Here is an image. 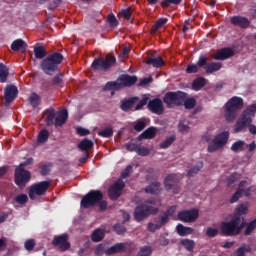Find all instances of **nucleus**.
Instances as JSON below:
<instances>
[{
  "instance_id": "1",
  "label": "nucleus",
  "mask_w": 256,
  "mask_h": 256,
  "mask_svg": "<svg viewBox=\"0 0 256 256\" xmlns=\"http://www.w3.org/2000/svg\"><path fill=\"white\" fill-rule=\"evenodd\" d=\"M255 113L256 105L248 106L237 119L233 128L234 133H245L249 129L251 135H256V125L253 124Z\"/></svg>"
},
{
  "instance_id": "2",
  "label": "nucleus",
  "mask_w": 256,
  "mask_h": 256,
  "mask_svg": "<svg viewBox=\"0 0 256 256\" xmlns=\"http://www.w3.org/2000/svg\"><path fill=\"white\" fill-rule=\"evenodd\" d=\"M156 205L157 200L155 198H150L136 206L133 213L135 221L141 223V221H145L150 215H157V213H159V208H157Z\"/></svg>"
},
{
  "instance_id": "3",
  "label": "nucleus",
  "mask_w": 256,
  "mask_h": 256,
  "mask_svg": "<svg viewBox=\"0 0 256 256\" xmlns=\"http://www.w3.org/2000/svg\"><path fill=\"white\" fill-rule=\"evenodd\" d=\"M63 59V54L59 52L49 54L40 63V69L45 73V75H55V73L59 71V65L63 63Z\"/></svg>"
},
{
  "instance_id": "4",
  "label": "nucleus",
  "mask_w": 256,
  "mask_h": 256,
  "mask_svg": "<svg viewBox=\"0 0 256 256\" xmlns=\"http://www.w3.org/2000/svg\"><path fill=\"white\" fill-rule=\"evenodd\" d=\"M243 98L239 96H233L224 105V119L227 123H233L239 115V111L243 109Z\"/></svg>"
},
{
  "instance_id": "5",
  "label": "nucleus",
  "mask_w": 256,
  "mask_h": 256,
  "mask_svg": "<svg viewBox=\"0 0 256 256\" xmlns=\"http://www.w3.org/2000/svg\"><path fill=\"white\" fill-rule=\"evenodd\" d=\"M241 223V216L234 215V217L228 222L220 223V231L224 237H237L239 235V229L237 225Z\"/></svg>"
},
{
  "instance_id": "6",
  "label": "nucleus",
  "mask_w": 256,
  "mask_h": 256,
  "mask_svg": "<svg viewBox=\"0 0 256 256\" xmlns=\"http://www.w3.org/2000/svg\"><path fill=\"white\" fill-rule=\"evenodd\" d=\"M185 99H187V93L183 91L167 92L163 97V102L168 109H171L173 107H181L185 103Z\"/></svg>"
},
{
  "instance_id": "7",
  "label": "nucleus",
  "mask_w": 256,
  "mask_h": 256,
  "mask_svg": "<svg viewBox=\"0 0 256 256\" xmlns=\"http://www.w3.org/2000/svg\"><path fill=\"white\" fill-rule=\"evenodd\" d=\"M102 200L103 192H101L100 190H91L82 198L80 206L83 209H91V207H95V205H98L99 201Z\"/></svg>"
},
{
  "instance_id": "8",
  "label": "nucleus",
  "mask_w": 256,
  "mask_h": 256,
  "mask_svg": "<svg viewBox=\"0 0 256 256\" xmlns=\"http://www.w3.org/2000/svg\"><path fill=\"white\" fill-rule=\"evenodd\" d=\"M115 63H117V58H115L112 54H107L105 59H94V61L91 64V68L94 71H108V69H111V67H113Z\"/></svg>"
},
{
  "instance_id": "9",
  "label": "nucleus",
  "mask_w": 256,
  "mask_h": 256,
  "mask_svg": "<svg viewBox=\"0 0 256 256\" xmlns=\"http://www.w3.org/2000/svg\"><path fill=\"white\" fill-rule=\"evenodd\" d=\"M230 133L229 131L220 132L216 135L212 142L208 145L207 151L208 153H215V151H219V149H223L225 145H227L229 141Z\"/></svg>"
},
{
  "instance_id": "10",
  "label": "nucleus",
  "mask_w": 256,
  "mask_h": 256,
  "mask_svg": "<svg viewBox=\"0 0 256 256\" xmlns=\"http://www.w3.org/2000/svg\"><path fill=\"white\" fill-rule=\"evenodd\" d=\"M51 187V181L45 180L38 183L33 184L29 189V198L35 199V195H45L48 189Z\"/></svg>"
},
{
  "instance_id": "11",
  "label": "nucleus",
  "mask_w": 256,
  "mask_h": 256,
  "mask_svg": "<svg viewBox=\"0 0 256 256\" xmlns=\"http://www.w3.org/2000/svg\"><path fill=\"white\" fill-rule=\"evenodd\" d=\"M14 177L16 185L23 188L31 180V172L20 166L15 169Z\"/></svg>"
},
{
  "instance_id": "12",
  "label": "nucleus",
  "mask_w": 256,
  "mask_h": 256,
  "mask_svg": "<svg viewBox=\"0 0 256 256\" xmlns=\"http://www.w3.org/2000/svg\"><path fill=\"white\" fill-rule=\"evenodd\" d=\"M53 247H58L61 251H69L71 243H69V234L55 236L52 240Z\"/></svg>"
},
{
  "instance_id": "13",
  "label": "nucleus",
  "mask_w": 256,
  "mask_h": 256,
  "mask_svg": "<svg viewBox=\"0 0 256 256\" xmlns=\"http://www.w3.org/2000/svg\"><path fill=\"white\" fill-rule=\"evenodd\" d=\"M179 221H183L184 223H193L199 219V210L191 209L184 210L178 213Z\"/></svg>"
},
{
  "instance_id": "14",
  "label": "nucleus",
  "mask_w": 256,
  "mask_h": 256,
  "mask_svg": "<svg viewBox=\"0 0 256 256\" xmlns=\"http://www.w3.org/2000/svg\"><path fill=\"white\" fill-rule=\"evenodd\" d=\"M123 189H125V182L117 180L108 190L109 198L112 201H117L121 197Z\"/></svg>"
},
{
  "instance_id": "15",
  "label": "nucleus",
  "mask_w": 256,
  "mask_h": 256,
  "mask_svg": "<svg viewBox=\"0 0 256 256\" xmlns=\"http://www.w3.org/2000/svg\"><path fill=\"white\" fill-rule=\"evenodd\" d=\"M164 187L166 191H171L174 195L179 193V178L175 174H170L164 179Z\"/></svg>"
},
{
  "instance_id": "16",
  "label": "nucleus",
  "mask_w": 256,
  "mask_h": 256,
  "mask_svg": "<svg viewBox=\"0 0 256 256\" xmlns=\"http://www.w3.org/2000/svg\"><path fill=\"white\" fill-rule=\"evenodd\" d=\"M147 107L151 113H154V115H163V113H165V106L163 105V100H161V98L149 100Z\"/></svg>"
},
{
  "instance_id": "17",
  "label": "nucleus",
  "mask_w": 256,
  "mask_h": 256,
  "mask_svg": "<svg viewBox=\"0 0 256 256\" xmlns=\"http://www.w3.org/2000/svg\"><path fill=\"white\" fill-rule=\"evenodd\" d=\"M207 61H209V56H206V55L199 56L196 64H190L187 66L186 73H189V74L197 73L199 69H203V67L207 65Z\"/></svg>"
},
{
  "instance_id": "18",
  "label": "nucleus",
  "mask_w": 256,
  "mask_h": 256,
  "mask_svg": "<svg viewBox=\"0 0 256 256\" xmlns=\"http://www.w3.org/2000/svg\"><path fill=\"white\" fill-rule=\"evenodd\" d=\"M231 57H235V50L230 47H225L220 49L216 55L213 56L215 61H226V59H231Z\"/></svg>"
},
{
  "instance_id": "19",
  "label": "nucleus",
  "mask_w": 256,
  "mask_h": 256,
  "mask_svg": "<svg viewBox=\"0 0 256 256\" xmlns=\"http://www.w3.org/2000/svg\"><path fill=\"white\" fill-rule=\"evenodd\" d=\"M230 23L231 25H234V27H240V29H247L251 25V21L243 16H233L230 19Z\"/></svg>"
},
{
  "instance_id": "20",
  "label": "nucleus",
  "mask_w": 256,
  "mask_h": 256,
  "mask_svg": "<svg viewBox=\"0 0 256 256\" xmlns=\"http://www.w3.org/2000/svg\"><path fill=\"white\" fill-rule=\"evenodd\" d=\"M19 90H17V86L8 85L4 90V98L6 103H11L18 95Z\"/></svg>"
},
{
  "instance_id": "21",
  "label": "nucleus",
  "mask_w": 256,
  "mask_h": 256,
  "mask_svg": "<svg viewBox=\"0 0 256 256\" xmlns=\"http://www.w3.org/2000/svg\"><path fill=\"white\" fill-rule=\"evenodd\" d=\"M118 81L122 83V87H133L137 83V76H131L129 74H122L118 77Z\"/></svg>"
},
{
  "instance_id": "22",
  "label": "nucleus",
  "mask_w": 256,
  "mask_h": 256,
  "mask_svg": "<svg viewBox=\"0 0 256 256\" xmlns=\"http://www.w3.org/2000/svg\"><path fill=\"white\" fill-rule=\"evenodd\" d=\"M125 251H127V243H116L106 249L105 255H115L117 253H125Z\"/></svg>"
},
{
  "instance_id": "23",
  "label": "nucleus",
  "mask_w": 256,
  "mask_h": 256,
  "mask_svg": "<svg viewBox=\"0 0 256 256\" xmlns=\"http://www.w3.org/2000/svg\"><path fill=\"white\" fill-rule=\"evenodd\" d=\"M223 67V64L221 62H206V65L202 67V69H205L206 75H212V73H217V71H221V68Z\"/></svg>"
},
{
  "instance_id": "24",
  "label": "nucleus",
  "mask_w": 256,
  "mask_h": 256,
  "mask_svg": "<svg viewBox=\"0 0 256 256\" xmlns=\"http://www.w3.org/2000/svg\"><path fill=\"white\" fill-rule=\"evenodd\" d=\"M139 101V97L134 96L128 99L121 100L120 109L121 111H124V113H127L131 110V107H133L134 104H136Z\"/></svg>"
},
{
  "instance_id": "25",
  "label": "nucleus",
  "mask_w": 256,
  "mask_h": 256,
  "mask_svg": "<svg viewBox=\"0 0 256 256\" xmlns=\"http://www.w3.org/2000/svg\"><path fill=\"white\" fill-rule=\"evenodd\" d=\"M67 119H69V113L67 112V109L60 111L54 120L55 127H63V125L67 123Z\"/></svg>"
},
{
  "instance_id": "26",
  "label": "nucleus",
  "mask_w": 256,
  "mask_h": 256,
  "mask_svg": "<svg viewBox=\"0 0 256 256\" xmlns=\"http://www.w3.org/2000/svg\"><path fill=\"white\" fill-rule=\"evenodd\" d=\"M123 88V84L121 81H119V78H117L116 81H110L105 84L103 87V91H121Z\"/></svg>"
},
{
  "instance_id": "27",
  "label": "nucleus",
  "mask_w": 256,
  "mask_h": 256,
  "mask_svg": "<svg viewBox=\"0 0 256 256\" xmlns=\"http://www.w3.org/2000/svg\"><path fill=\"white\" fill-rule=\"evenodd\" d=\"M156 136L157 128L149 127L138 136V141H143V139H155Z\"/></svg>"
},
{
  "instance_id": "28",
  "label": "nucleus",
  "mask_w": 256,
  "mask_h": 256,
  "mask_svg": "<svg viewBox=\"0 0 256 256\" xmlns=\"http://www.w3.org/2000/svg\"><path fill=\"white\" fill-rule=\"evenodd\" d=\"M27 43L23 41V39H16L11 44L12 51H21V53H25L27 51Z\"/></svg>"
},
{
  "instance_id": "29",
  "label": "nucleus",
  "mask_w": 256,
  "mask_h": 256,
  "mask_svg": "<svg viewBox=\"0 0 256 256\" xmlns=\"http://www.w3.org/2000/svg\"><path fill=\"white\" fill-rule=\"evenodd\" d=\"M146 65H152V67H155L156 69H159L165 65V60L161 56L157 57H150L146 61Z\"/></svg>"
},
{
  "instance_id": "30",
  "label": "nucleus",
  "mask_w": 256,
  "mask_h": 256,
  "mask_svg": "<svg viewBox=\"0 0 256 256\" xmlns=\"http://www.w3.org/2000/svg\"><path fill=\"white\" fill-rule=\"evenodd\" d=\"M105 239V230L102 228L95 229L91 234V240L93 243H99Z\"/></svg>"
},
{
  "instance_id": "31",
  "label": "nucleus",
  "mask_w": 256,
  "mask_h": 256,
  "mask_svg": "<svg viewBox=\"0 0 256 256\" xmlns=\"http://www.w3.org/2000/svg\"><path fill=\"white\" fill-rule=\"evenodd\" d=\"M177 207L175 206H171L169 209H167L163 215H160L158 217V219L162 220V223H164L165 225H167L169 223V217H173V215H175V211H176Z\"/></svg>"
},
{
  "instance_id": "32",
  "label": "nucleus",
  "mask_w": 256,
  "mask_h": 256,
  "mask_svg": "<svg viewBox=\"0 0 256 256\" xmlns=\"http://www.w3.org/2000/svg\"><path fill=\"white\" fill-rule=\"evenodd\" d=\"M205 85H207V80L204 77H198L193 80L192 89L193 91H201Z\"/></svg>"
},
{
  "instance_id": "33",
  "label": "nucleus",
  "mask_w": 256,
  "mask_h": 256,
  "mask_svg": "<svg viewBox=\"0 0 256 256\" xmlns=\"http://www.w3.org/2000/svg\"><path fill=\"white\" fill-rule=\"evenodd\" d=\"M159 189H161V183L154 182L149 184L145 189V193H148L149 195H157L159 193Z\"/></svg>"
},
{
  "instance_id": "34",
  "label": "nucleus",
  "mask_w": 256,
  "mask_h": 256,
  "mask_svg": "<svg viewBox=\"0 0 256 256\" xmlns=\"http://www.w3.org/2000/svg\"><path fill=\"white\" fill-rule=\"evenodd\" d=\"M180 245L186 249L189 253H193L195 249V240H191L189 238L182 239L180 241Z\"/></svg>"
},
{
  "instance_id": "35",
  "label": "nucleus",
  "mask_w": 256,
  "mask_h": 256,
  "mask_svg": "<svg viewBox=\"0 0 256 256\" xmlns=\"http://www.w3.org/2000/svg\"><path fill=\"white\" fill-rule=\"evenodd\" d=\"M176 231L180 237H187V235H191V233H193V228L185 227L183 224H178L176 226Z\"/></svg>"
},
{
  "instance_id": "36",
  "label": "nucleus",
  "mask_w": 256,
  "mask_h": 256,
  "mask_svg": "<svg viewBox=\"0 0 256 256\" xmlns=\"http://www.w3.org/2000/svg\"><path fill=\"white\" fill-rule=\"evenodd\" d=\"M164 225L165 223L163 222V220L158 219L155 220V223L149 222L147 225V229L148 231H150V233H155V231H159V229H161V227H163Z\"/></svg>"
},
{
  "instance_id": "37",
  "label": "nucleus",
  "mask_w": 256,
  "mask_h": 256,
  "mask_svg": "<svg viewBox=\"0 0 256 256\" xmlns=\"http://www.w3.org/2000/svg\"><path fill=\"white\" fill-rule=\"evenodd\" d=\"M34 55L36 59H45V57H47V50L45 49V46H35Z\"/></svg>"
},
{
  "instance_id": "38",
  "label": "nucleus",
  "mask_w": 256,
  "mask_h": 256,
  "mask_svg": "<svg viewBox=\"0 0 256 256\" xmlns=\"http://www.w3.org/2000/svg\"><path fill=\"white\" fill-rule=\"evenodd\" d=\"M94 145L90 139L85 138L78 144V148L80 151H87L88 149H93Z\"/></svg>"
},
{
  "instance_id": "39",
  "label": "nucleus",
  "mask_w": 256,
  "mask_h": 256,
  "mask_svg": "<svg viewBox=\"0 0 256 256\" xmlns=\"http://www.w3.org/2000/svg\"><path fill=\"white\" fill-rule=\"evenodd\" d=\"M7 77H9V68L5 64L0 63V83H5Z\"/></svg>"
},
{
  "instance_id": "40",
  "label": "nucleus",
  "mask_w": 256,
  "mask_h": 256,
  "mask_svg": "<svg viewBox=\"0 0 256 256\" xmlns=\"http://www.w3.org/2000/svg\"><path fill=\"white\" fill-rule=\"evenodd\" d=\"M203 169V161L198 162L187 172V177H195Z\"/></svg>"
},
{
  "instance_id": "41",
  "label": "nucleus",
  "mask_w": 256,
  "mask_h": 256,
  "mask_svg": "<svg viewBox=\"0 0 256 256\" xmlns=\"http://www.w3.org/2000/svg\"><path fill=\"white\" fill-rule=\"evenodd\" d=\"M55 109L54 108H50L48 115L45 119V123L47 125V127H51L53 125H55Z\"/></svg>"
},
{
  "instance_id": "42",
  "label": "nucleus",
  "mask_w": 256,
  "mask_h": 256,
  "mask_svg": "<svg viewBox=\"0 0 256 256\" xmlns=\"http://www.w3.org/2000/svg\"><path fill=\"white\" fill-rule=\"evenodd\" d=\"M167 21H169V19L167 18H159L155 24L152 27L151 33H157V31H159V29H161V27H164L165 24L167 23Z\"/></svg>"
},
{
  "instance_id": "43",
  "label": "nucleus",
  "mask_w": 256,
  "mask_h": 256,
  "mask_svg": "<svg viewBox=\"0 0 256 256\" xmlns=\"http://www.w3.org/2000/svg\"><path fill=\"white\" fill-rule=\"evenodd\" d=\"M175 141H177V136L172 135L170 137H167L162 143H160L159 147L161 149H169V146L172 143H175Z\"/></svg>"
},
{
  "instance_id": "44",
  "label": "nucleus",
  "mask_w": 256,
  "mask_h": 256,
  "mask_svg": "<svg viewBox=\"0 0 256 256\" xmlns=\"http://www.w3.org/2000/svg\"><path fill=\"white\" fill-rule=\"evenodd\" d=\"M29 103L32 107H37L38 105H41V96L33 92L29 97Z\"/></svg>"
},
{
  "instance_id": "45",
  "label": "nucleus",
  "mask_w": 256,
  "mask_h": 256,
  "mask_svg": "<svg viewBox=\"0 0 256 256\" xmlns=\"http://www.w3.org/2000/svg\"><path fill=\"white\" fill-rule=\"evenodd\" d=\"M64 77H65V74L63 73L56 74L52 79V85L54 87H63Z\"/></svg>"
},
{
  "instance_id": "46",
  "label": "nucleus",
  "mask_w": 256,
  "mask_h": 256,
  "mask_svg": "<svg viewBox=\"0 0 256 256\" xmlns=\"http://www.w3.org/2000/svg\"><path fill=\"white\" fill-rule=\"evenodd\" d=\"M243 147H245V141L237 140L232 144L231 151H233V153H239V151H243Z\"/></svg>"
},
{
  "instance_id": "47",
  "label": "nucleus",
  "mask_w": 256,
  "mask_h": 256,
  "mask_svg": "<svg viewBox=\"0 0 256 256\" xmlns=\"http://www.w3.org/2000/svg\"><path fill=\"white\" fill-rule=\"evenodd\" d=\"M183 0H163L160 1V5L163 9H169L171 5H181Z\"/></svg>"
},
{
  "instance_id": "48",
  "label": "nucleus",
  "mask_w": 256,
  "mask_h": 256,
  "mask_svg": "<svg viewBox=\"0 0 256 256\" xmlns=\"http://www.w3.org/2000/svg\"><path fill=\"white\" fill-rule=\"evenodd\" d=\"M51 169H53V163L48 162L40 167V175L45 177L51 173Z\"/></svg>"
},
{
  "instance_id": "49",
  "label": "nucleus",
  "mask_w": 256,
  "mask_h": 256,
  "mask_svg": "<svg viewBox=\"0 0 256 256\" xmlns=\"http://www.w3.org/2000/svg\"><path fill=\"white\" fill-rule=\"evenodd\" d=\"M47 141H49V131L43 129L38 134V143H47Z\"/></svg>"
},
{
  "instance_id": "50",
  "label": "nucleus",
  "mask_w": 256,
  "mask_h": 256,
  "mask_svg": "<svg viewBox=\"0 0 256 256\" xmlns=\"http://www.w3.org/2000/svg\"><path fill=\"white\" fill-rule=\"evenodd\" d=\"M153 253V248L151 246H143L140 248L137 256H151Z\"/></svg>"
},
{
  "instance_id": "51",
  "label": "nucleus",
  "mask_w": 256,
  "mask_h": 256,
  "mask_svg": "<svg viewBox=\"0 0 256 256\" xmlns=\"http://www.w3.org/2000/svg\"><path fill=\"white\" fill-rule=\"evenodd\" d=\"M113 230L117 235H125L127 233V228H125V224L117 223L114 225Z\"/></svg>"
},
{
  "instance_id": "52",
  "label": "nucleus",
  "mask_w": 256,
  "mask_h": 256,
  "mask_svg": "<svg viewBox=\"0 0 256 256\" xmlns=\"http://www.w3.org/2000/svg\"><path fill=\"white\" fill-rule=\"evenodd\" d=\"M256 228V218L252 221H250L247 225H246V229L244 231V235H251L252 231H255Z\"/></svg>"
},
{
  "instance_id": "53",
  "label": "nucleus",
  "mask_w": 256,
  "mask_h": 256,
  "mask_svg": "<svg viewBox=\"0 0 256 256\" xmlns=\"http://www.w3.org/2000/svg\"><path fill=\"white\" fill-rule=\"evenodd\" d=\"M245 189H238L230 199V203H237L243 197Z\"/></svg>"
},
{
  "instance_id": "54",
  "label": "nucleus",
  "mask_w": 256,
  "mask_h": 256,
  "mask_svg": "<svg viewBox=\"0 0 256 256\" xmlns=\"http://www.w3.org/2000/svg\"><path fill=\"white\" fill-rule=\"evenodd\" d=\"M183 105L186 107V109H193V107L197 105V100H195V98H185Z\"/></svg>"
},
{
  "instance_id": "55",
  "label": "nucleus",
  "mask_w": 256,
  "mask_h": 256,
  "mask_svg": "<svg viewBox=\"0 0 256 256\" xmlns=\"http://www.w3.org/2000/svg\"><path fill=\"white\" fill-rule=\"evenodd\" d=\"M247 206L244 204H240L238 207L235 209V215L238 217H241V215H247Z\"/></svg>"
},
{
  "instance_id": "56",
  "label": "nucleus",
  "mask_w": 256,
  "mask_h": 256,
  "mask_svg": "<svg viewBox=\"0 0 256 256\" xmlns=\"http://www.w3.org/2000/svg\"><path fill=\"white\" fill-rule=\"evenodd\" d=\"M29 201V197L27 194H20L15 197V202L18 203V205H25Z\"/></svg>"
},
{
  "instance_id": "57",
  "label": "nucleus",
  "mask_w": 256,
  "mask_h": 256,
  "mask_svg": "<svg viewBox=\"0 0 256 256\" xmlns=\"http://www.w3.org/2000/svg\"><path fill=\"white\" fill-rule=\"evenodd\" d=\"M145 105H149V97L144 96L136 105L135 111H141Z\"/></svg>"
},
{
  "instance_id": "58",
  "label": "nucleus",
  "mask_w": 256,
  "mask_h": 256,
  "mask_svg": "<svg viewBox=\"0 0 256 256\" xmlns=\"http://www.w3.org/2000/svg\"><path fill=\"white\" fill-rule=\"evenodd\" d=\"M99 137H113V128H105L98 132Z\"/></svg>"
},
{
  "instance_id": "59",
  "label": "nucleus",
  "mask_w": 256,
  "mask_h": 256,
  "mask_svg": "<svg viewBox=\"0 0 256 256\" xmlns=\"http://www.w3.org/2000/svg\"><path fill=\"white\" fill-rule=\"evenodd\" d=\"M76 133L77 135H79L80 137H86V135H91V131L87 128H83L81 126H78L76 128Z\"/></svg>"
},
{
  "instance_id": "60",
  "label": "nucleus",
  "mask_w": 256,
  "mask_h": 256,
  "mask_svg": "<svg viewBox=\"0 0 256 256\" xmlns=\"http://www.w3.org/2000/svg\"><path fill=\"white\" fill-rule=\"evenodd\" d=\"M131 173H133V166L128 165L121 173V179H127V177H131Z\"/></svg>"
},
{
  "instance_id": "61",
  "label": "nucleus",
  "mask_w": 256,
  "mask_h": 256,
  "mask_svg": "<svg viewBox=\"0 0 256 256\" xmlns=\"http://www.w3.org/2000/svg\"><path fill=\"white\" fill-rule=\"evenodd\" d=\"M145 127H147V123H145V121H143V120L137 121L136 124L134 125V129L138 133L143 131V129H145Z\"/></svg>"
},
{
  "instance_id": "62",
  "label": "nucleus",
  "mask_w": 256,
  "mask_h": 256,
  "mask_svg": "<svg viewBox=\"0 0 256 256\" xmlns=\"http://www.w3.org/2000/svg\"><path fill=\"white\" fill-rule=\"evenodd\" d=\"M206 235L207 237H217V235H219V229L208 227L206 229Z\"/></svg>"
},
{
  "instance_id": "63",
  "label": "nucleus",
  "mask_w": 256,
  "mask_h": 256,
  "mask_svg": "<svg viewBox=\"0 0 256 256\" xmlns=\"http://www.w3.org/2000/svg\"><path fill=\"white\" fill-rule=\"evenodd\" d=\"M108 23L110 27H117V25H119V21H117V18L115 17L114 14L108 15Z\"/></svg>"
},
{
  "instance_id": "64",
  "label": "nucleus",
  "mask_w": 256,
  "mask_h": 256,
  "mask_svg": "<svg viewBox=\"0 0 256 256\" xmlns=\"http://www.w3.org/2000/svg\"><path fill=\"white\" fill-rule=\"evenodd\" d=\"M107 250H105L104 244H98L94 250L95 255L102 256Z\"/></svg>"
}]
</instances>
